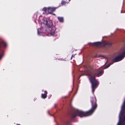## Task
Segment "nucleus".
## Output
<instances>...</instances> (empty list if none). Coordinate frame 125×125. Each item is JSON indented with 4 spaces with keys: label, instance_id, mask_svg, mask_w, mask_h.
Listing matches in <instances>:
<instances>
[{
    "label": "nucleus",
    "instance_id": "f257e3e1",
    "mask_svg": "<svg viewBox=\"0 0 125 125\" xmlns=\"http://www.w3.org/2000/svg\"><path fill=\"white\" fill-rule=\"evenodd\" d=\"M91 101L92 103V108L89 111L84 112L81 111L77 110L75 112V114L73 116L75 117L78 115L81 117H82L84 116H88L92 115L94 112L97 107L96 103V98H91Z\"/></svg>",
    "mask_w": 125,
    "mask_h": 125
},
{
    "label": "nucleus",
    "instance_id": "f03ea898",
    "mask_svg": "<svg viewBox=\"0 0 125 125\" xmlns=\"http://www.w3.org/2000/svg\"><path fill=\"white\" fill-rule=\"evenodd\" d=\"M95 73H91L89 74V79L92 84V91L93 94L94 93L96 86L98 84V82L95 79Z\"/></svg>",
    "mask_w": 125,
    "mask_h": 125
},
{
    "label": "nucleus",
    "instance_id": "7ed1b4c3",
    "mask_svg": "<svg viewBox=\"0 0 125 125\" xmlns=\"http://www.w3.org/2000/svg\"><path fill=\"white\" fill-rule=\"evenodd\" d=\"M42 25L43 26L48 27H50L52 25L51 21L47 18H43L41 21Z\"/></svg>",
    "mask_w": 125,
    "mask_h": 125
},
{
    "label": "nucleus",
    "instance_id": "20e7f679",
    "mask_svg": "<svg viewBox=\"0 0 125 125\" xmlns=\"http://www.w3.org/2000/svg\"><path fill=\"white\" fill-rule=\"evenodd\" d=\"M111 44L107 42H94L92 44V45L93 46H99L103 45H107L110 46Z\"/></svg>",
    "mask_w": 125,
    "mask_h": 125
},
{
    "label": "nucleus",
    "instance_id": "39448f33",
    "mask_svg": "<svg viewBox=\"0 0 125 125\" xmlns=\"http://www.w3.org/2000/svg\"><path fill=\"white\" fill-rule=\"evenodd\" d=\"M125 54V50L123 51L121 54L115 58L113 59L112 61L113 62H116L121 60L124 57V55Z\"/></svg>",
    "mask_w": 125,
    "mask_h": 125
},
{
    "label": "nucleus",
    "instance_id": "423d86ee",
    "mask_svg": "<svg viewBox=\"0 0 125 125\" xmlns=\"http://www.w3.org/2000/svg\"><path fill=\"white\" fill-rule=\"evenodd\" d=\"M56 8L50 7L47 8H44L43 9V10L45 11L47 14L51 13L52 12L54 11Z\"/></svg>",
    "mask_w": 125,
    "mask_h": 125
},
{
    "label": "nucleus",
    "instance_id": "0eeeda50",
    "mask_svg": "<svg viewBox=\"0 0 125 125\" xmlns=\"http://www.w3.org/2000/svg\"><path fill=\"white\" fill-rule=\"evenodd\" d=\"M123 114L122 113L121 111L119 115V121L118 123V125H122L121 124V122L120 121L121 120V117L122 115Z\"/></svg>",
    "mask_w": 125,
    "mask_h": 125
},
{
    "label": "nucleus",
    "instance_id": "6e6552de",
    "mask_svg": "<svg viewBox=\"0 0 125 125\" xmlns=\"http://www.w3.org/2000/svg\"><path fill=\"white\" fill-rule=\"evenodd\" d=\"M44 94H42V98H45L47 97V92L46 91L44 92Z\"/></svg>",
    "mask_w": 125,
    "mask_h": 125
},
{
    "label": "nucleus",
    "instance_id": "1a4fd4ad",
    "mask_svg": "<svg viewBox=\"0 0 125 125\" xmlns=\"http://www.w3.org/2000/svg\"><path fill=\"white\" fill-rule=\"evenodd\" d=\"M103 73V71H100L99 72L97 73V76L98 77L101 75V74Z\"/></svg>",
    "mask_w": 125,
    "mask_h": 125
},
{
    "label": "nucleus",
    "instance_id": "9d476101",
    "mask_svg": "<svg viewBox=\"0 0 125 125\" xmlns=\"http://www.w3.org/2000/svg\"><path fill=\"white\" fill-rule=\"evenodd\" d=\"M58 20L61 22H62L63 21V20L62 18L58 17Z\"/></svg>",
    "mask_w": 125,
    "mask_h": 125
},
{
    "label": "nucleus",
    "instance_id": "9b49d317",
    "mask_svg": "<svg viewBox=\"0 0 125 125\" xmlns=\"http://www.w3.org/2000/svg\"><path fill=\"white\" fill-rule=\"evenodd\" d=\"M125 107V100L122 106V110H123Z\"/></svg>",
    "mask_w": 125,
    "mask_h": 125
},
{
    "label": "nucleus",
    "instance_id": "f8f14e48",
    "mask_svg": "<svg viewBox=\"0 0 125 125\" xmlns=\"http://www.w3.org/2000/svg\"><path fill=\"white\" fill-rule=\"evenodd\" d=\"M66 2L64 1H62V2L61 3L62 5L65 4L66 3Z\"/></svg>",
    "mask_w": 125,
    "mask_h": 125
},
{
    "label": "nucleus",
    "instance_id": "ddd939ff",
    "mask_svg": "<svg viewBox=\"0 0 125 125\" xmlns=\"http://www.w3.org/2000/svg\"><path fill=\"white\" fill-rule=\"evenodd\" d=\"M40 29H38V34L39 35H40V32H39V30Z\"/></svg>",
    "mask_w": 125,
    "mask_h": 125
},
{
    "label": "nucleus",
    "instance_id": "4468645a",
    "mask_svg": "<svg viewBox=\"0 0 125 125\" xmlns=\"http://www.w3.org/2000/svg\"><path fill=\"white\" fill-rule=\"evenodd\" d=\"M3 56V54H0V60L1 58Z\"/></svg>",
    "mask_w": 125,
    "mask_h": 125
},
{
    "label": "nucleus",
    "instance_id": "2eb2a0df",
    "mask_svg": "<svg viewBox=\"0 0 125 125\" xmlns=\"http://www.w3.org/2000/svg\"><path fill=\"white\" fill-rule=\"evenodd\" d=\"M110 65V64H109L106 67H105V69L106 68H108V67H109Z\"/></svg>",
    "mask_w": 125,
    "mask_h": 125
},
{
    "label": "nucleus",
    "instance_id": "dca6fc26",
    "mask_svg": "<svg viewBox=\"0 0 125 125\" xmlns=\"http://www.w3.org/2000/svg\"><path fill=\"white\" fill-rule=\"evenodd\" d=\"M123 121L124 122L125 121V118H124V120Z\"/></svg>",
    "mask_w": 125,
    "mask_h": 125
},
{
    "label": "nucleus",
    "instance_id": "f3484780",
    "mask_svg": "<svg viewBox=\"0 0 125 125\" xmlns=\"http://www.w3.org/2000/svg\"><path fill=\"white\" fill-rule=\"evenodd\" d=\"M17 125H20L19 124H17Z\"/></svg>",
    "mask_w": 125,
    "mask_h": 125
},
{
    "label": "nucleus",
    "instance_id": "a211bd4d",
    "mask_svg": "<svg viewBox=\"0 0 125 125\" xmlns=\"http://www.w3.org/2000/svg\"><path fill=\"white\" fill-rule=\"evenodd\" d=\"M107 61H108V60H107Z\"/></svg>",
    "mask_w": 125,
    "mask_h": 125
},
{
    "label": "nucleus",
    "instance_id": "6ab92c4d",
    "mask_svg": "<svg viewBox=\"0 0 125 125\" xmlns=\"http://www.w3.org/2000/svg\"><path fill=\"white\" fill-rule=\"evenodd\" d=\"M69 0V1H70V0Z\"/></svg>",
    "mask_w": 125,
    "mask_h": 125
}]
</instances>
